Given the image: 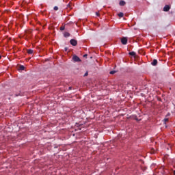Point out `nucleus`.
Here are the masks:
<instances>
[{
	"instance_id": "obj_12",
	"label": "nucleus",
	"mask_w": 175,
	"mask_h": 175,
	"mask_svg": "<svg viewBox=\"0 0 175 175\" xmlns=\"http://www.w3.org/2000/svg\"><path fill=\"white\" fill-rule=\"evenodd\" d=\"M118 16H119L120 17H124V13L120 12V13L118 14Z\"/></svg>"
},
{
	"instance_id": "obj_17",
	"label": "nucleus",
	"mask_w": 175,
	"mask_h": 175,
	"mask_svg": "<svg viewBox=\"0 0 175 175\" xmlns=\"http://www.w3.org/2000/svg\"><path fill=\"white\" fill-rule=\"evenodd\" d=\"M83 76L84 77H86V76H88V72H86Z\"/></svg>"
},
{
	"instance_id": "obj_2",
	"label": "nucleus",
	"mask_w": 175,
	"mask_h": 175,
	"mask_svg": "<svg viewBox=\"0 0 175 175\" xmlns=\"http://www.w3.org/2000/svg\"><path fill=\"white\" fill-rule=\"evenodd\" d=\"M70 43L72 44V46H77V40L75 39L70 40Z\"/></svg>"
},
{
	"instance_id": "obj_13",
	"label": "nucleus",
	"mask_w": 175,
	"mask_h": 175,
	"mask_svg": "<svg viewBox=\"0 0 175 175\" xmlns=\"http://www.w3.org/2000/svg\"><path fill=\"white\" fill-rule=\"evenodd\" d=\"M117 71L116 70H112V71H110V75H114L115 73H116Z\"/></svg>"
},
{
	"instance_id": "obj_6",
	"label": "nucleus",
	"mask_w": 175,
	"mask_h": 175,
	"mask_svg": "<svg viewBox=\"0 0 175 175\" xmlns=\"http://www.w3.org/2000/svg\"><path fill=\"white\" fill-rule=\"evenodd\" d=\"M64 35V38H69V36H70V33H69L68 32H65Z\"/></svg>"
},
{
	"instance_id": "obj_8",
	"label": "nucleus",
	"mask_w": 175,
	"mask_h": 175,
	"mask_svg": "<svg viewBox=\"0 0 175 175\" xmlns=\"http://www.w3.org/2000/svg\"><path fill=\"white\" fill-rule=\"evenodd\" d=\"M129 55H131L132 57H135V55H136V53L135 52H130L129 53Z\"/></svg>"
},
{
	"instance_id": "obj_10",
	"label": "nucleus",
	"mask_w": 175,
	"mask_h": 175,
	"mask_svg": "<svg viewBox=\"0 0 175 175\" xmlns=\"http://www.w3.org/2000/svg\"><path fill=\"white\" fill-rule=\"evenodd\" d=\"M25 67L24 66H19V70H25Z\"/></svg>"
},
{
	"instance_id": "obj_4",
	"label": "nucleus",
	"mask_w": 175,
	"mask_h": 175,
	"mask_svg": "<svg viewBox=\"0 0 175 175\" xmlns=\"http://www.w3.org/2000/svg\"><path fill=\"white\" fill-rule=\"evenodd\" d=\"M169 10H170V6L169 5H165V7L163 8V11L169 12Z\"/></svg>"
},
{
	"instance_id": "obj_14",
	"label": "nucleus",
	"mask_w": 175,
	"mask_h": 175,
	"mask_svg": "<svg viewBox=\"0 0 175 175\" xmlns=\"http://www.w3.org/2000/svg\"><path fill=\"white\" fill-rule=\"evenodd\" d=\"M65 30V26H62L60 27V31H64Z\"/></svg>"
},
{
	"instance_id": "obj_9",
	"label": "nucleus",
	"mask_w": 175,
	"mask_h": 175,
	"mask_svg": "<svg viewBox=\"0 0 175 175\" xmlns=\"http://www.w3.org/2000/svg\"><path fill=\"white\" fill-rule=\"evenodd\" d=\"M120 6H124V5H125V1H120Z\"/></svg>"
},
{
	"instance_id": "obj_21",
	"label": "nucleus",
	"mask_w": 175,
	"mask_h": 175,
	"mask_svg": "<svg viewBox=\"0 0 175 175\" xmlns=\"http://www.w3.org/2000/svg\"><path fill=\"white\" fill-rule=\"evenodd\" d=\"M69 90H72V87H69Z\"/></svg>"
},
{
	"instance_id": "obj_19",
	"label": "nucleus",
	"mask_w": 175,
	"mask_h": 175,
	"mask_svg": "<svg viewBox=\"0 0 175 175\" xmlns=\"http://www.w3.org/2000/svg\"><path fill=\"white\" fill-rule=\"evenodd\" d=\"M136 121H140V120H139V118H135Z\"/></svg>"
},
{
	"instance_id": "obj_22",
	"label": "nucleus",
	"mask_w": 175,
	"mask_h": 175,
	"mask_svg": "<svg viewBox=\"0 0 175 175\" xmlns=\"http://www.w3.org/2000/svg\"><path fill=\"white\" fill-rule=\"evenodd\" d=\"M174 175H175V170L174 171Z\"/></svg>"
},
{
	"instance_id": "obj_7",
	"label": "nucleus",
	"mask_w": 175,
	"mask_h": 175,
	"mask_svg": "<svg viewBox=\"0 0 175 175\" xmlns=\"http://www.w3.org/2000/svg\"><path fill=\"white\" fill-rule=\"evenodd\" d=\"M27 51L28 54H33V50L32 49H27Z\"/></svg>"
},
{
	"instance_id": "obj_15",
	"label": "nucleus",
	"mask_w": 175,
	"mask_h": 175,
	"mask_svg": "<svg viewBox=\"0 0 175 175\" xmlns=\"http://www.w3.org/2000/svg\"><path fill=\"white\" fill-rule=\"evenodd\" d=\"M167 121H169V119L168 118H165L163 120L164 124H166V122H167Z\"/></svg>"
},
{
	"instance_id": "obj_3",
	"label": "nucleus",
	"mask_w": 175,
	"mask_h": 175,
	"mask_svg": "<svg viewBox=\"0 0 175 175\" xmlns=\"http://www.w3.org/2000/svg\"><path fill=\"white\" fill-rule=\"evenodd\" d=\"M121 42L123 44H127L128 43V38H125V37H123L122 39H121Z\"/></svg>"
},
{
	"instance_id": "obj_20",
	"label": "nucleus",
	"mask_w": 175,
	"mask_h": 175,
	"mask_svg": "<svg viewBox=\"0 0 175 175\" xmlns=\"http://www.w3.org/2000/svg\"><path fill=\"white\" fill-rule=\"evenodd\" d=\"M83 57H87V54L84 55Z\"/></svg>"
},
{
	"instance_id": "obj_16",
	"label": "nucleus",
	"mask_w": 175,
	"mask_h": 175,
	"mask_svg": "<svg viewBox=\"0 0 175 175\" xmlns=\"http://www.w3.org/2000/svg\"><path fill=\"white\" fill-rule=\"evenodd\" d=\"M53 9H54V10L57 11V10H58V7L55 6Z\"/></svg>"
},
{
	"instance_id": "obj_1",
	"label": "nucleus",
	"mask_w": 175,
	"mask_h": 175,
	"mask_svg": "<svg viewBox=\"0 0 175 175\" xmlns=\"http://www.w3.org/2000/svg\"><path fill=\"white\" fill-rule=\"evenodd\" d=\"M72 61L74 62H81V59L77 55H75L72 56Z\"/></svg>"
},
{
	"instance_id": "obj_5",
	"label": "nucleus",
	"mask_w": 175,
	"mask_h": 175,
	"mask_svg": "<svg viewBox=\"0 0 175 175\" xmlns=\"http://www.w3.org/2000/svg\"><path fill=\"white\" fill-rule=\"evenodd\" d=\"M158 64V60L157 59H153V62L151 63V65H152V66H157Z\"/></svg>"
},
{
	"instance_id": "obj_23",
	"label": "nucleus",
	"mask_w": 175,
	"mask_h": 175,
	"mask_svg": "<svg viewBox=\"0 0 175 175\" xmlns=\"http://www.w3.org/2000/svg\"><path fill=\"white\" fill-rule=\"evenodd\" d=\"M167 116H170V114L168 113Z\"/></svg>"
},
{
	"instance_id": "obj_11",
	"label": "nucleus",
	"mask_w": 175,
	"mask_h": 175,
	"mask_svg": "<svg viewBox=\"0 0 175 175\" xmlns=\"http://www.w3.org/2000/svg\"><path fill=\"white\" fill-rule=\"evenodd\" d=\"M67 9H69L70 10V9H72V5L70 4V3H69L68 5H67Z\"/></svg>"
},
{
	"instance_id": "obj_24",
	"label": "nucleus",
	"mask_w": 175,
	"mask_h": 175,
	"mask_svg": "<svg viewBox=\"0 0 175 175\" xmlns=\"http://www.w3.org/2000/svg\"><path fill=\"white\" fill-rule=\"evenodd\" d=\"M67 49H66V51Z\"/></svg>"
},
{
	"instance_id": "obj_18",
	"label": "nucleus",
	"mask_w": 175,
	"mask_h": 175,
	"mask_svg": "<svg viewBox=\"0 0 175 175\" xmlns=\"http://www.w3.org/2000/svg\"><path fill=\"white\" fill-rule=\"evenodd\" d=\"M96 15L97 16V17H99V16H100L99 12H96Z\"/></svg>"
}]
</instances>
